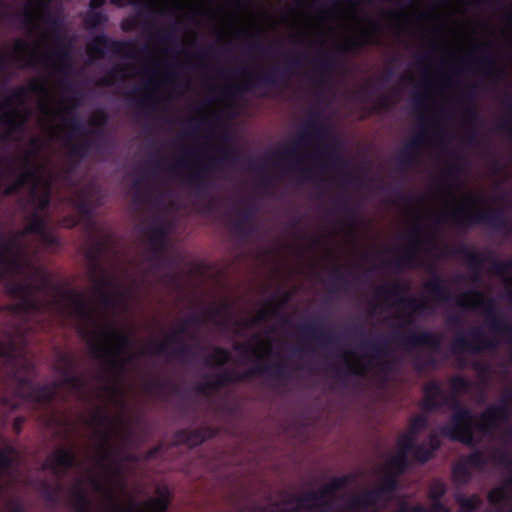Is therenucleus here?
I'll return each mask as SVG.
<instances>
[{
    "label": "nucleus",
    "instance_id": "obj_1",
    "mask_svg": "<svg viewBox=\"0 0 512 512\" xmlns=\"http://www.w3.org/2000/svg\"><path fill=\"white\" fill-rule=\"evenodd\" d=\"M6 289L18 301L0 307V381L13 390L12 395L0 398V425L6 423L21 402L32 404L34 409L40 405L49 406L57 400L62 385L76 391H84L87 386L85 377L76 374L75 370L60 374L61 382L34 383V366L24 356L32 331V316L45 314L57 307L61 312L69 311L82 320L92 318L83 294L52 284L49 274L42 269H34L27 280L9 281Z\"/></svg>",
    "mask_w": 512,
    "mask_h": 512
},
{
    "label": "nucleus",
    "instance_id": "obj_2",
    "mask_svg": "<svg viewBox=\"0 0 512 512\" xmlns=\"http://www.w3.org/2000/svg\"><path fill=\"white\" fill-rule=\"evenodd\" d=\"M434 450H397L389 461L387 473L379 486L369 492L356 497L353 508L360 512H376L384 505V501L392 497L397 485V476L409 467L410 459H417L421 463L427 461Z\"/></svg>",
    "mask_w": 512,
    "mask_h": 512
},
{
    "label": "nucleus",
    "instance_id": "obj_3",
    "mask_svg": "<svg viewBox=\"0 0 512 512\" xmlns=\"http://www.w3.org/2000/svg\"><path fill=\"white\" fill-rule=\"evenodd\" d=\"M235 351L242 352L245 354L251 353L256 356L257 364L248 368L242 373H238L234 370H224L216 374L210 379V384L215 390L232 383L243 382L247 379L253 378L259 375H267L272 379L285 383L290 378V373L285 364L273 363V364H262L260 361L263 359L261 355L257 354V349L252 348L247 344L236 343L233 346Z\"/></svg>",
    "mask_w": 512,
    "mask_h": 512
},
{
    "label": "nucleus",
    "instance_id": "obj_4",
    "mask_svg": "<svg viewBox=\"0 0 512 512\" xmlns=\"http://www.w3.org/2000/svg\"><path fill=\"white\" fill-rule=\"evenodd\" d=\"M80 333L83 337L95 338L99 335L105 339L113 340V347H109L103 343L91 344V355L95 359L108 360L109 368L113 370H117L119 372L124 371L127 360L119 359L116 356L129 351L133 347V341L129 334L111 325L101 328L98 332L82 328Z\"/></svg>",
    "mask_w": 512,
    "mask_h": 512
},
{
    "label": "nucleus",
    "instance_id": "obj_5",
    "mask_svg": "<svg viewBox=\"0 0 512 512\" xmlns=\"http://www.w3.org/2000/svg\"><path fill=\"white\" fill-rule=\"evenodd\" d=\"M451 221L459 228H469L473 225L483 224L497 230H507L512 222L507 218L503 209H484L467 213L463 206H458L443 214L437 222Z\"/></svg>",
    "mask_w": 512,
    "mask_h": 512
},
{
    "label": "nucleus",
    "instance_id": "obj_6",
    "mask_svg": "<svg viewBox=\"0 0 512 512\" xmlns=\"http://www.w3.org/2000/svg\"><path fill=\"white\" fill-rule=\"evenodd\" d=\"M28 91L33 93H41L45 91V86L39 81L30 82L28 87L19 86L14 89L9 97H7L0 110V127L4 130L1 135L2 140L10 139L14 134L20 133L24 129L26 118H20V113L17 109L6 110V107L11 106L13 103H23Z\"/></svg>",
    "mask_w": 512,
    "mask_h": 512
},
{
    "label": "nucleus",
    "instance_id": "obj_7",
    "mask_svg": "<svg viewBox=\"0 0 512 512\" xmlns=\"http://www.w3.org/2000/svg\"><path fill=\"white\" fill-rule=\"evenodd\" d=\"M452 414L442 427V434L453 441L471 445L474 441L475 432H479V416L454 400L451 405Z\"/></svg>",
    "mask_w": 512,
    "mask_h": 512
},
{
    "label": "nucleus",
    "instance_id": "obj_8",
    "mask_svg": "<svg viewBox=\"0 0 512 512\" xmlns=\"http://www.w3.org/2000/svg\"><path fill=\"white\" fill-rule=\"evenodd\" d=\"M508 450H473L466 459L459 460L453 467V477L457 483L463 484L470 480L475 472L490 468L502 467V460L509 455Z\"/></svg>",
    "mask_w": 512,
    "mask_h": 512
},
{
    "label": "nucleus",
    "instance_id": "obj_9",
    "mask_svg": "<svg viewBox=\"0 0 512 512\" xmlns=\"http://www.w3.org/2000/svg\"><path fill=\"white\" fill-rule=\"evenodd\" d=\"M326 136V127L316 121H308L295 141L285 146L283 149L272 153L270 157L277 160L283 158L292 160V165L300 169L306 178H309L312 174V169L303 167L302 159L297 156L304 145L309 142H320L325 139Z\"/></svg>",
    "mask_w": 512,
    "mask_h": 512
},
{
    "label": "nucleus",
    "instance_id": "obj_10",
    "mask_svg": "<svg viewBox=\"0 0 512 512\" xmlns=\"http://www.w3.org/2000/svg\"><path fill=\"white\" fill-rule=\"evenodd\" d=\"M452 393L446 394L442 385L437 380H431L423 386V399L421 406L427 412L440 410L445 405H454L457 395L466 392L469 387V381L461 375L453 376L450 379Z\"/></svg>",
    "mask_w": 512,
    "mask_h": 512
},
{
    "label": "nucleus",
    "instance_id": "obj_11",
    "mask_svg": "<svg viewBox=\"0 0 512 512\" xmlns=\"http://www.w3.org/2000/svg\"><path fill=\"white\" fill-rule=\"evenodd\" d=\"M39 6L43 9L42 20L46 27L55 34V48L51 51L49 56L43 59L44 63L49 59H54L57 62V70L61 73H67L72 68L71 63V49L68 44L63 40L60 34L62 23L58 16L51 13L48 7V1L40 0Z\"/></svg>",
    "mask_w": 512,
    "mask_h": 512
},
{
    "label": "nucleus",
    "instance_id": "obj_12",
    "mask_svg": "<svg viewBox=\"0 0 512 512\" xmlns=\"http://www.w3.org/2000/svg\"><path fill=\"white\" fill-rule=\"evenodd\" d=\"M456 304L464 309L482 308L488 320L489 328L497 335L512 337V324H505L496 312V306L492 299H485L479 290H470L456 299Z\"/></svg>",
    "mask_w": 512,
    "mask_h": 512
},
{
    "label": "nucleus",
    "instance_id": "obj_13",
    "mask_svg": "<svg viewBox=\"0 0 512 512\" xmlns=\"http://www.w3.org/2000/svg\"><path fill=\"white\" fill-rule=\"evenodd\" d=\"M287 79L285 69L272 67L265 73H251L240 85L226 87L222 94L225 98L235 99L241 93L260 88H278L283 86Z\"/></svg>",
    "mask_w": 512,
    "mask_h": 512
},
{
    "label": "nucleus",
    "instance_id": "obj_14",
    "mask_svg": "<svg viewBox=\"0 0 512 512\" xmlns=\"http://www.w3.org/2000/svg\"><path fill=\"white\" fill-rule=\"evenodd\" d=\"M238 154L232 146H220L217 148V156L210 159L208 165H203L193 170L187 177V183L195 188L197 195L206 196L210 190V181L207 177L209 168H219L225 163H235Z\"/></svg>",
    "mask_w": 512,
    "mask_h": 512
},
{
    "label": "nucleus",
    "instance_id": "obj_15",
    "mask_svg": "<svg viewBox=\"0 0 512 512\" xmlns=\"http://www.w3.org/2000/svg\"><path fill=\"white\" fill-rule=\"evenodd\" d=\"M182 336L177 335L176 341H169L166 337L162 342H154L150 345V350L142 349L138 355H166L178 361L190 362L196 357L197 351H204L205 347L199 343H186L182 340Z\"/></svg>",
    "mask_w": 512,
    "mask_h": 512
},
{
    "label": "nucleus",
    "instance_id": "obj_16",
    "mask_svg": "<svg viewBox=\"0 0 512 512\" xmlns=\"http://www.w3.org/2000/svg\"><path fill=\"white\" fill-rule=\"evenodd\" d=\"M90 57L103 58L107 51L116 55L134 57L137 52L143 53L146 49L137 50L135 44L128 40H115L105 34L95 36L86 45Z\"/></svg>",
    "mask_w": 512,
    "mask_h": 512
},
{
    "label": "nucleus",
    "instance_id": "obj_17",
    "mask_svg": "<svg viewBox=\"0 0 512 512\" xmlns=\"http://www.w3.org/2000/svg\"><path fill=\"white\" fill-rule=\"evenodd\" d=\"M469 339L463 334L459 333L451 342V352L454 355L462 353L479 354L485 350L496 349L498 343L488 337L480 327H473L469 331Z\"/></svg>",
    "mask_w": 512,
    "mask_h": 512
},
{
    "label": "nucleus",
    "instance_id": "obj_18",
    "mask_svg": "<svg viewBox=\"0 0 512 512\" xmlns=\"http://www.w3.org/2000/svg\"><path fill=\"white\" fill-rule=\"evenodd\" d=\"M145 234L149 241L150 260L155 268L163 267L168 260V229L159 220L156 219L147 227Z\"/></svg>",
    "mask_w": 512,
    "mask_h": 512
},
{
    "label": "nucleus",
    "instance_id": "obj_19",
    "mask_svg": "<svg viewBox=\"0 0 512 512\" xmlns=\"http://www.w3.org/2000/svg\"><path fill=\"white\" fill-rule=\"evenodd\" d=\"M98 472L91 476V485L96 491L111 496L114 488L120 483V467L111 463L110 456H100Z\"/></svg>",
    "mask_w": 512,
    "mask_h": 512
},
{
    "label": "nucleus",
    "instance_id": "obj_20",
    "mask_svg": "<svg viewBox=\"0 0 512 512\" xmlns=\"http://www.w3.org/2000/svg\"><path fill=\"white\" fill-rule=\"evenodd\" d=\"M408 290L409 287L407 285L394 282L392 284L378 286L376 288V296L377 298L385 301L395 299L397 303L409 308L413 312L422 313L426 311L428 309V304L425 301L412 297H405Z\"/></svg>",
    "mask_w": 512,
    "mask_h": 512
},
{
    "label": "nucleus",
    "instance_id": "obj_21",
    "mask_svg": "<svg viewBox=\"0 0 512 512\" xmlns=\"http://www.w3.org/2000/svg\"><path fill=\"white\" fill-rule=\"evenodd\" d=\"M349 482L348 477L332 478L318 492H312L303 499V506L311 507L315 510L325 511L336 493L346 488Z\"/></svg>",
    "mask_w": 512,
    "mask_h": 512
},
{
    "label": "nucleus",
    "instance_id": "obj_22",
    "mask_svg": "<svg viewBox=\"0 0 512 512\" xmlns=\"http://www.w3.org/2000/svg\"><path fill=\"white\" fill-rule=\"evenodd\" d=\"M88 425L102 438H109L121 429L126 419L123 415H112L105 407H99L88 418Z\"/></svg>",
    "mask_w": 512,
    "mask_h": 512
},
{
    "label": "nucleus",
    "instance_id": "obj_23",
    "mask_svg": "<svg viewBox=\"0 0 512 512\" xmlns=\"http://www.w3.org/2000/svg\"><path fill=\"white\" fill-rule=\"evenodd\" d=\"M511 411L506 400L498 404H491L479 416V433L489 435L501 424L507 423Z\"/></svg>",
    "mask_w": 512,
    "mask_h": 512
},
{
    "label": "nucleus",
    "instance_id": "obj_24",
    "mask_svg": "<svg viewBox=\"0 0 512 512\" xmlns=\"http://www.w3.org/2000/svg\"><path fill=\"white\" fill-rule=\"evenodd\" d=\"M395 338L403 346H426L432 348L434 351L440 350L442 344L440 335L425 330L420 332L412 331L409 333L398 332L395 334Z\"/></svg>",
    "mask_w": 512,
    "mask_h": 512
},
{
    "label": "nucleus",
    "instance_id": "obj_25",
    "mask_svg": "<svg viewBox=\"0 0 512 512\" xmlns=\"http://www.w3.org/2000/svg\"><path fill=\"white\" fill-rule=\"evenodd\" d=\"M443 254L462 257L468 264L469 268L475 271V280L479 278V273L482 270L483 265L489 259H492V255L490 253L483 254L475 252L466 244H460L457 247H446Z\"/></svg>",
    "mask_w": 512,
    "mask_h": 512
},
{
    "label": "nucleus",
    "instance_id": "obj_26",
    "mask_svg": "<svg viewBox=\"0 0 512 512\" xmlns=\"http://www.w3.org/2000/svg\"><path fill=\"white\" fill-rule=\"evenodd\" d=\"M299 331L306 341H315L323 347L335 345L338 337L324 329L318 318L299 325Z\"/></svg>",
    "mask_w": 512,
    "mask_h": 512
},
{
    "label": "nucleus",
    "instance_id": "obj_27",
    "mask_svg": "<svg viewBox=\"0 0 512 512\" xmlns=\"http://www.w3.org/2000/svg\"><path fill=\"white\" fill-rule=\"evenodd\" d=\"M423 231L422 224H416L409 233L410 244L402 255L397 256L392 264L395 268L414 267L418 257V251L422 244L419 234Z\"/></svg>",
    "mask_w": 512,
    "mask_h": 512
},
{
    "label": "nucleus",
    "instance_id": "obj_28",
    "mask_svg": "<svg viewBox=\"0 0 512 512\" xmlns=\"http://www.w3.org/2000/svg\"><path fill=\"white\" fill-rule=\"evenodd\" d=\"M425 136L426 129L421 125L420 132L406 142L398 153L397 160L401 167L409 168L414 164L419 149L425 142Z\"/></svg>",
    "mask_w": 512,
    "mask_h": 512
},
{
    "label": "nucleus",
    "instance_id": "obj_29",
    "mask_svg": "<svg viewBox=\"0 0 512 512\" xmlns=\"http://www.w3.org/2000/svg\"><path fill=\"white\" fill-rule=\"evenodd\" d=\"M257 209L249 205L238 212V218L233 221V231L243 238L249 237L256 229L254 221Z\"/></svg>",
    "mask_w": 512,
    "mask_h": 512
},
{
    "label": "nucleus",
    "instance_id": "obj_30",
    "mask_svg": "<svg viewBox=\"0 0 512 512\" xmlns=\"http://www.w3.org/2000/svg\"><path fill=\"white\" fill-rule=\"evenodd\" d=\"M113 286V280L108 277H101L96 281V291L105 309H112L120 302L121 294L111 290Z\"/></svg>",
    "mask_w": 512,
    "mask_h": 512
},
{
    "label": "nucleus",
    "instance_id": "obj_31",
    "mask_svg": "<svg viewBox=\"0 0 512 512\" xmlns=\"http://www.w3.org/2000/svg\"><path fill=\"white\" fill-rule=\"evenodd\" d=\"M488 498L499 512H512V478L505 485L492 490Z\"/></svg>",
    "mask_w": 512,
    "mask_h": 512
},
{
    "label": "nucleus",
    "instance_id": "obj_32",
    "mask_svg": "<svg viewBox=\"0 0 512 512\" xmlns=\"http://www.w3.org/2000/svg\"><path fill=\"white\" fill-rule=\"evenodd\" d=\"M424 289L438 302L447 303L452 299L451 291L446 285V280L436 272L429 281L425 282Z\"/></svg>",
    "mask_w": 512,
    "mask_h": 512
},
{
    "label": "nucleus",
    "instance_id": "obj_33",
    "mask_svg": "<svg viewBox=\"0 0 512 512\" xmlns=\"http://www.w3.org/2000/svg\"><path fill=\"white\" fill-rule=\"evenodd\" d=\"M211 316V312L209 310H203L199 313H192L186 319L181 321L177 328L167 336V340L176 341L177 335H185L188 332V326H196L204 324L208 318Z\"/></svg>",
    "mask_w": 512,
    "mask_h": 512
},
{
    "label": "nucleus",
    "instance_id": "obj_34",
    "mask_svg": "<svg viewBox=\"0 0 512 512\" xmlns=\"http://www.w3.org/2000/svg\"><path fill=\"white\" fill-rule=\"evenodd\" d=\"M169 502V491L165 487L158 488L157 496L148 499L139 508L129 512H165Z\"/></svg>",
    "mask_w": 512,
    "mask_h": 512
},
{
    "label": "nucleus",
    "instance_id": "obj_35",
    "mask_svg": "<svg viewBox=\"0 0 512 512\" xmlns=\"http://www.w3.org/2000/svg\"><path fill=\"white\" fill-rule=\"evenodd\" d=\"M362 346L365 350V357L373 360L382 359L388 354L387 341L383 337H378L371 341H364Z\"/></svg>",
    "mask_w": 512,
    "mask_h": 512
},
{
    "label": "nucleus",
    "instance_id": "obj_36",
    "mask_svg": "<svg viewBox=\"0 0 512 512\" xmlns=\"http://www.w3.org/2000/svg\"><path fill=\"white\" fill-rule=\"evenodd\" d=\"M109 116L103 110H98L89 120V124L93 127L92 134L95 141L100 145L106 140L105 128L108 124Z\"/></svg>",
    "mask_w": 512,
    "mask_h": 512
},
{
    "label": "nucleus",
    "instance_id": "obj_37",
    "mask_svg": "<svg viewBox=\"0 0 512 512\" xmlns=\"http://www.w3.org/2000/svg\"><path fill=\"white\" fill-rule=\"evenodd\" d=\"M475 91L472 87L467 88L460 97V103L463 105L465 118L469 124H475L479 115L474 107Z\"/></svg>",
    "mask_w": 512,
    "mask_h": 512
},
{
    "label": "nucleus",
    "instance_id": "obj_38",
    "mask_svg": "<svg viewBox=\"0 0 512 512\" xmlns=\"http://www.w3.org/2000/svg\"><path fill=\"white\" fill-rule=\"evenodd\" d=\"M24 181V184L33 183V187H37L39 181V168L34 163L30 156L22 158V171L18 176Z\"/></svg>",
    "mask_w": 512,
    "mask_h": 512
},
{
    "label": "nucleus",
    "instance_id": "obj_39",
    "mask_svg": "<svg viewBox=\"0 0 512 512\" xmlns=\"http://www.w3.org/2000/svg\"><path fill=\"white\" fill-rule=\"evenodd\" d=\"M76 107L77 103H74L72 106L65 108L63 114L68 119L63 117V120L70 128V135H83L86 131L83 122L75 114Z\"/></svg>",
    "mask_w": 512,
    "mask_h": 512
},
{
    "label": "nucleus",
    "instance_id": "obj_40",
    "mask_svg": "<svg viewBox=\"0 0 512 512\" xmlns=\"http://www.w3.org/2000/svg\"><path fill=\"white\" fill-rule=\"evenodd\" d=\"M314 68L318 73V81H321V75L330 72L336 68L337 61L333 52H327L321 57L314 59Z\"/></svg>",
    "mask_w": 512,
    "mask_h": 512
},
{
    "label": "nucleus",
    "instance_id": "obj_41",
    "mask_svg": "<svg viewBox=\"0 0 512 512\" xmlns=\"http://www.w3.org/2000/svg\"><path fill=\"white\" fill-rule=\"evenodd\" d=\"M99 146L100 144L95 140L72 143L69 145V155L72 158L82 159L88 155L92 148H98Z\"/></svg>",
    "mask_w": 512,
    "mask_h": 512
},
{
    "label": "nucleus",
    "instance_id": "obj_42",
    "mask_svg": "<svg viewBox=\"0 0 512 512\" xmlns=\"http://www.w3.org/2000/svg\"><path fill=\"white\" fill-rule=\"evenodd\" d=\"M46 232V221L39 212H33L30 216L29 223L23 231V235L37 234L42 236Z\"/></svg>",
    "mask_w": 512,
    "mask_h": 512
},
{
    "label": "nucleus",
    "instance_id": "obj_43",
    "mask_svg": "<svg viewBox=\"0 0 512 512\" xmlns=\"http://www.w3.org/2000/svg\"><path fill=\"white\" fill-rule=\"evenodd\" d=\"M73 206L78 211L83 220H91L93 217V208L86 193L83 191L73 200Z\"/></svg>",
    "mask_w": 512,
    "mask_h": 512
},
{
    "label": "nucleus",
    "instance_id": "obj_44",
    "mask_svg": "<svg viewBox=\"0 0 512 512\" xmlns=\"http://www.w3.org/2000/svg\"><path fill=\"white\" fill-rule=\"evenodd\" d=\"M431 508L427 510L422 505L411 506L403 503L396 512H448V509L440 502V500H431Z\"/></svg>",
    "mask_w": 512,
    "mask_h": 512
},
{
    "label": "nucleus",
    "instance_id": "obj_45",
    "mask_svg": "<svg viewBox=\"0 0 512 512\" xmlns=\"http://www.w3.org/2000/svg\"><path fill=\"white\" fill-rule=\"evenodd\" d=\"M489 45H484L481 48L482 54L477 58H473V61L479 64L480 66L487 68L488 74L490 75L492 72L496 70V58L494 54L489 51Z\"/></svg>",
    "mask_w": 512,
    "mask_h": 512
},
{
    "label": "nucleus",
    "instance_id": "obj_46",
    "mask_svg": "<svg viewBox=\"0 0 512 512\" xmlns=\"http://www.w3.org/2000/svg\"><path fill=\"white\" fill-rule=\"evenodd\" d=\"M376 37L373 32L364 31L362 38L359 40L353 41L351 44H345L339 47V51L342 53H350L355 49L360 48L366 44H375Z\"/></svg>",
    "mask_w": 512,
    "mask_h": 512
},
{
    "label": "nucleus",
    "instance_id": "obj_47",
    "mask_svg": "<svg viewBox=\"0 0 512 512\" xmlns=\"http://www.w3.org/2000/svg\"><path fill=\"white\" fill-rule=\"evenodd\" d=\"M428 428V419L426 416L419 414L411 417L406 429L411 435L418 438V436Z\"/></svg>",
    "mask_w": 512,
    "mask_h": 512
},
{
    "label": "nucleus",
    "instance_id": "obj_48",
    "mask_svg": "<svg viewBox=\"0 0 512 512\" xmlns=\"http://www.w3.org/2000/svg\"><path fill=\"white\" fill-rule=\"evenodd\" d=\"M76 369V361L71 354L68 353H60L57 356L55 370L59 373H65L70 370Z\"/></svg>",
    "mask_w": 512,
    "mask_h": 512
},
{
    "label": "nucleus",
    "instance_id": "obj_49",
    "mask_svg": "<svg viewBox=\"0 0 512 512\" xmlns=\"http://www.w3.org/2000/svg\"><path fill=\"white\" fill-rule=\"evenodd\" d=\"M107 20V16L102 11H88L84 23L88 29L92 30L104 25Z\"/></svg>",
    "mask_w": 512,
    "mask_h": 512
},
{
    "label": "nucleus",
    "instance_id": "obj_50",
    "mask_svg": "<svg viewBox=\"0 0 512 512\" xmlns=\"http://www.w3.org/2000/svg\"><path fill=\"white\" fill-rule=\"evenodd\" d=\"M512 269V260L509 261H501V260H495L492 259L491 265H490V272L498 275V276H504L510 272Z\"/></svg>",
    "mask_w": 512,
    "mask_h": 512
},
{
    "label": "nucleus",
    "instance_id": "obj_51",
    "mask_svg": "<svg viewBox=\"0 0 512 512\" xmlns=\"http://www.w3.org/2000/svg\"><path fill=\"white\" fill-rule=\"evenodd\" d=\"M417 438L409 432L404 431L398 437V443L395 448H426L423 445H417Z\"/></svg>",
    "mask_w": 512,
    "mask_h": 512
},
{
    "label": "nucleus",
    "instance_id": "obj_52",
    "mask_svg": "<svg viewBox=\"0 0 512 512\" xmlns=\"http://www.w3.org/2000/svg\"><path fill=\"white\" fill-rule=\"evenodd\" d=\"M104 243L96 242L93 248L88 253V258L92 262L93 270L96 271L100 269L99 260L104 252Z\"/></svg>",
    "mask_w": 512,
    "mask_h": 512
},
{
    "label": "nucleus",
    "instance_id": "obj_53",
    "mask_svg": "<svg viewBox=\"0 0 512 512\" xmlns=\"http://www.w3.org/2000/svg\"><path fill=\"white\" fill-rule=\"evenodd\" d=\"M32 199L36 202L37 209L39 211H44L50 205V201H51L50 192L48 190H46L41 195H38L37 194V187L34 186L32 188Z\"/></svg>",
    "mask_w": 512,
    "mask_h": 512
},
{
    "label": "nucleus",
    "instance_id": "obj_54",
    "mask_svg": "<svg viewBox=\"0 0 512 512\" xmlns=\"http://www.w3.org/2000/svg\"><path fill=\"white\" fill-rule=\"evenodd\" d=\"M331 285L337 290H344L348 286L346 275L339 267L335 268L331 274Z\"/></svg>",
    "mask_w": 512,
    "mask_h": 512
},
{
    "label": "nucleus",
    "instance_id": "obj_55",
    "mask_svg": "<svg viewBox=\"0 0 512 512\" xmlns=\"http://www.w3.org/2000/svg\"><path fill=\"white\" fill-rule=\"evenodd\" d=\"M457 501L462 512H473L479 505V498L477 496H460Z\"/></svg>",
    "mask_w": 512,
    "mask_h": 512
},
{
    "label": "nucleus",
    "instance_id": "obj_56",
    "mask_svg": "<svg viewBox=\"0 0 512 512\" xmlns=\"http://www.w3.org/2000/svg\"><path fill=\"white\" fill-rule=\"evenodd\" d=\"M211 358H213L216 365L222 366L230 361L231 354L223 347H214Z\"/></svg>",
    "mask_w": 512,
    "mask_h": 512
},
{
    "label": "nucleus",
    "instance_id": "obj_57",
    "mask_svg": "<svg viewBox=\"0 0 512 512\" xmlns=\"http://www.w3.org/2000/svg\"><path fill=\"white\" fill-rule=\"evenodd\" d=\"M446 492L445 484L440 480H435L431 483L429 489V497L431 500H440Z\"/></svg>",
    "mask_w": 512,
    "mask_h": 512
},
{
    "label": "nucleus",
    "instance_id": "obj_58",
    "mask_svg": "<svg viewBox=\"0 0 512 512\" xmlns=\"http://www.w3.org/2000/svg\"><path fill=\"white\" fill-rule=\"evenodd\" d=\"M167 387V382L160 379H152L145 383L144 388L148 393L160 394Z\"/></svg>",
    "mask_w": 512,
    "mask_h": 512
},
{
    "label": "nucleus",
    "instance_id": "obj_59",
    "mask_svg": "<svg viewBox=\"0 0 512 512\" xmlns=\"http://www.w3.org/2000/svg\"><path fill=\"white\" fill-rule=\"evenodd\" d=\"M321 153H326L329 156L332 166H336L338 164L347 165V162L342 159V157L336 152L335 147L324 145L321 149Z\"/></svg>",
    "mask_w": 512,
    "mask_h": 512
},
{
    "label": "nucleus",
    "instance_id": "obj_60",
    "mask_svg": "<svg viewBox=\"0 0 512 512\" xmlns=\"http://www.w3.org/2000/svg\"><path fill=\"white\" fill-rule=\"evenodd\" d=\"M143 16V12L139 11L136 16L129 17L122 21L121 23V29L124 32H131L137 29V27L140 24V19Z\"/></svg>",
    "mask_w": 512,
    "mask_h": 512
},
{
    "label": "nucleus",
    "instance_id": "obj_61",
    "mask_svg": "<svg viewBox=\"0 0 512 512\" xmlns=\"http://www.w3.org/2000/svg\"><path fill=\"white\" fill-rule=\"evenodd\" d=\"M15 241L13 239H5L0 237V267H4L6 262L5 254L12 249Z\"/></svg>",
    "mask_w": 512,
    "mask_h": 512
},
{
    "label": "nucleus",
    "instance_id": "obj_62",
    "mask_svg": "<svg viewBox=\"0 0 512 512\" xmlns=\"http://www.w3.org/2000/svg\"><path fill=\"white\" fill-rule=\"evenodd\" d=\"M154 96L151 93H146L143 97L134 99V104L140 110L147 108H154Z\"/></svg>",
    "mask_w": 512,
    "mask_h": 512
},
{
    "label": "nucleus",
    "instance_id": "obj_63",
    "mask_svg": "<svg viewBox=\"0 0 512 512\" xmlns=\"http://www.w3.org/2000/svg\"><path fill=\"white\" fill-rule=\"evenodd\" d=\"M103 390L107 393H109L114 399L117 405H119L121 408L125 407V401L122 398L121 392L118 387L111 386V385H104Z\"/></svg>",
    "mask_w": 512,
    "mask_h": 512
},
{
    "label": "nucleus",
    "instance_id": "obj_64",
    "mask_svg": "<svg viewBox=\"0 0 512 512\" xmlns=\"http://www.w3.org/2000/svg\"><path fill=\"white\" fill-rule=\"evenodd\" d=\"M4 268L7 271L12 272V273H20L23 268V263L17 257L11 258L9 260L6 258Z\"/></svg>",
    "mask_w": 512,
    "mask_h": 512
}]
</instances>
